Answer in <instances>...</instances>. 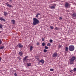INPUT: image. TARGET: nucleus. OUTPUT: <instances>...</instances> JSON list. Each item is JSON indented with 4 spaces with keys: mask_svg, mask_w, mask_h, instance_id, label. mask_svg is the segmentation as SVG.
Listing matches in <instances>:
<instances>
[{
    "mask_svg": "<svg viewBox=\"0 0 76 76\" xmlns=\"http://www.w3.org/2000/svg\"><path fill=\"white\" fill-rule=\"evenodd\" d=\"M39 23V21L37 19L35 18H33V25H37V24H38Z\"/></svg>",
    "mask_w": 76,
    "mask_h": 76,
    "instance_id": "obj_1",
    "label": "nucleus"
},
{
    "mask_svg": "<svg viewBox=\"0 0 76 76\" xmlns=\"http://www.w3.org/2000/svg\"><path fill=\"white\" fill-rule=\"evenodd\" d=\"M76 58L75 56L72 57L70 59H69L70 64H74V61L76 60Z\"/></svg>",
    "mask_w": 76,
    "mask_h": 76,
    "instance_id": "obj_2",
    "label": "nucleus"
},
{
    "mask_svg": "<svg viewBox=\"0 0 76 76\" xmlns=\"http://www.w3.org/2000/svg\"><path fill=\"white\" fill-rule=\"evenodd\" d=\"M68 49L69 51H72L75 50V47L73 45H70L69 46Z\"/></svg>",
    "mask_w": 76,
    "mask_h": 76,
    "instance_id": "obj_3",
    "label": "nucleus"
},
{
    "mask_svg": "<svg viewBox=\"0 0 76 76\" xmlns=\"http://www.w3.org/2000/svg\"><path fill=\"white\" fill-rule=\"evenodd\" d=\"M16 47L18 48H22L23 47V45H22L21 44L19 43L17 45Z\"/></svg>",
    "mask_w": 76,
    "mask_h": 76,
    "instance_id": "obj_4",
    "label": "nucleus"
},
{
    "mask_svg": "<svg viewBox=\"0 0 76 76\" xmlns=\"http://www.w3.org/2000/svg\"><path fill=\"white\" fill-rule=\"evenodd\" d=\"M52 56L53 57H57V56H58V54L57 53L55 52L53 54Z\"/></svg>",
    "mask_w": 76,
    "mask_h": 76,
    "instance_id": "obj_5",
    "label": "nucleus"
},
{
    "mask_svg": "<svg viewBox=\"0 0 76 76\" xmlns=\"http://www.w3.org/2000/svg\"><path fill=\"white\" fill-rule=\"evenodd\" d=\"M52 5H53L51 7H50V9H55V8L56 7V5H55V4H51Z\"/></svg>",
    "mask_w": 76,
    "mask_h": 76,
    "instance_id": "obj_6",
    "label": "nucleus"
},
{
    "mask_svg": "<svg viewBox=\"0 0 76 76\" xmlns=\"http://www.w3.org/2000/svg\"><path fill=\"white\" fill-rule=\"evenodd\" d=\"M39 63H41L42 64H44V60L43 59H42L41 60H40L39 61Z\"/></svg>",
    "mask_w": 76,
    "mask_h": 76,
    "instance_id": "obj_7",
    "label": "nucleus"
},
{
    "mask_svg": "<svg viewBox=\"0 0 76 76\" xmlns=\"http://www.w3.org/2000/svg\"><path fill=\"white\" fill-rule=\"evenodd\" d=\"M69 4L66 3L65 4V7L66 8H67L69 7Z\"/></svg>",
    "mask_w": 76,
    "mask_h": 76,
    "instance_id": "obj_8",
    "label": "nucleus"
},
{
    "mask_svg": "<svg viewBox=\"0 0 76 76\" xmlns=\"http://www.w3.org/2000/svg\"><path fill=\"white\" fill-rule=\"evenodd\" d=\"M0 20L1 21H3V22H5L6 20L3 18V17H0Z\"/></svg>",
    "mask_w": 76,
    "mask_h": 76,
    "instance_id": "obj_9",
    "label": "nucleus"
},
{
    "mask_svg": "<svg viewBox=\"0 0 76 76\" xmlns=\"http://www.w3.org/2000/svg\"><path fill=\"white\" fill-rule=\"evenodd\" d=\"M6 4L7 6H8V7H12V6L11 5H10L9 4L7 3H6Z\"/></svg>",
    "mask_w": 76,
    "mask_h": 76,
    "instance_id": "obj_10",
    "label": "nucleus"
},
{
    "mask_svg": "<svg viewBox=\"0 0 76 76\" xmlns=\"http://www.w3.org/2000/svg\"><path fill=\"white\" fill-rule=\"evenodd\" d=\"M72 17H76V13L75 12H74L72 15Z\"/></svg>",
    "mask_w": 76,
    "mask_h": 76,
    "instance_id": "obj_11",
    "label": "nucleus"
},
{
    "mask_svg": "<svg viewBox=\"0 0 76 76\" xmlns=\"http://www.w3.org/2000/svg\"><path fill=\"white\" fill-rule=\"evenodd\" d=\"M4 16H7V15H8V13H7V12H4Z\"/></svg>",
    "mask_w": 76,
    "mask_h": 76,
    "instance_id": "obj_12",
    "label": "nucleus"
},
{
    "mask_svg": "<svg viewBox=\"0 0 76 76\" xmlns=\"http://www.w3.org/2000/svg\"><path fill=\"white\" fill-rule=\"evenodd\" d=\"M19 54L20 56H22L23 55V53L22 52H20L19 53Z\"/></svg>",
    "mask_w": 76,
    "mask_h": 76,
    "instance_id": "obj_13",
    "label": "nucleus"
},
{
    "mask_svg": "<svg viewBox=\"0 0 76 76\" xmlns=\"http://www.w3.org/2000/svg\"><path fill=\"white\" fill-rule=\"evenodd\" d=\"M28 57V56H25L23 59L24 61H26V58H27Z\"/></svg>",
    "mask_w": 76,
    "mask_h": 76,
    "instance_id": "obj_14",
    "label": "nucleus"
},
{
    "mask_svg": "<svg viewBox=\"0 0 76 76\" xmlns=\"http://www.w3.org/2000/svg\"><path fill=\"white\" fill-rule=\"evenodd\" d=\"M15 20H11V22H12L13 24H15Z\"/></svg>",
    "mask_w": 76,
    "mask_h": 76,
    "instance_id": "obj_15",
    "label": "nucleus"
},
{
    "mask_svg": "<svg viewBox=\"0 0 76 76\" xmlns=\"http://www.w3.org/2000/svg\"><path fill=\"white\" fill-rule=\"evenodd\" d=\"M65 51H68V47H65Z\"/></svg>",
    "mask_w": 76,
    "mask_h": 76,
    "instance_id": "obj_16",
    "label": "nucleus"
},
{
    "mask_svg": "<svg viewBox=\"0 0 76 76\" xmlns=\"http://www.w3.org/2000/svg\"><path fill=\"white\" fill-rule=\"evenodd\" d=\"M42 45L43 47L45 46V42H43L42 44Z\"/></svg>",
    "mask_w": 76,
    "mask_h": 76,
    "instance_id": "obj_17",
    "label": "nucleus"
},
{
    "mask_svg": "<svg viewBox=\"0 0 76 76\" xmlns=\"http://www.w3.org/2000/svg\"><path fill=\"white\" fill-rule=\"evenodd\" d=\"M27 65L28 66H31V63L27 64Z\"/></svg>",
    "mask_w": 76,
    "mask_h": 76,
    "instance_id": "obj_18",
    "label": "nucleus"
},
{
    "mask_svg": "<svg viewBox=\"0 0 76 76\" xmlns=\"http://www.w3.org/2000/svg\"><path fill=\"white\" fill-rule=\"evenodd\" d=\"M38 15H40V14L39 13L37 14V15H36V17L37 18H38Z\"/></svg>",
    "mask_w": 76,
    "mask_h": 76,
    "instance_id": "obj_19",
    "label": "nucleus"
},
{
    "mask_svg": "<svg viewBox=\"0 0 76 76\" xmlns=\"http://www.w3.org/2000/svg\"><path fill=\"white\" fill-rule=\"evenodd\" d=\"M47 46H48V47H50V46H51V43H48L47 44Z\"/></svg>",
    "mask_w": 76,
    "mask_h": 76,
    "instance_id": "obj_20",
    "label": "nucleus"
},
{
    "mask_svg": "<svg viewBox=\"0 0 76 76\" xmlns=\"http://www.w3.org/2000/svg\"><path fill=\"white\" fill-rule=\"evenodd\" d=\"M33 49V47H32V46H31L30 48V51H32V50Z\"/></svg>",
    "mask_w": 76,
    "mask_h": 76,
    "instance_id": "obj_21",
    "label": "nucleus"
},
{
    "mask_svg": "<svg viewBox=\"0 0 76 76\" xmlns=\"http://www.w3.org/2000/svg\"><path fill=\"white\" fill-rule=\"evenodd\" d=\"M4 48V46H2L1 47H0V50L1 49H3Z\"/></svg>",
    "mask_w": 76,
    "mask_h": 76,
    "instance_id": "obj_22",
    "label": "nucleus"
},
{
    "mask_svg": "<svg viewBox=\"0 0 76 76\" xmlns=\"http://www.w3.org/2000/svg\"><path fill=\"white\" fill-rule=\"evenodd\" d=\"M43 51L44 53H47V50L46 49H44Z\"/></svg>",
    "mask_w": 76,
    "mask_h": 76,
    "instance_id": "obj_23",
    "label": "nucleus"
},
{
    "mask_svg": "<svg viewBox=\"0 0 76 76\" xmlns=\"http://www.w3.org/2000/svg\"><path fill=\"white\" fill-rule=\"evenodd\" d=\"M50 28L51 29H54V27L53 26H50Z\"/></svg>",
    "mask_w": 76,
    "mask_h": 76,
    "instance_id": "obj_24",
    "label": "nucleus"
},
{
    "mask_svg": "<svg viewBox=\"0 0 76 76\" xmlns=\"http://www.w3.org/2000/svg\"><path fill=\"white\" fill-rule=\"evenodd\" d=\"M3 28V25L2 24H0V28Z\"/></svg>",
    "mask_w": 76,
    "mask_h": 76,
    "instance_id": "obj_25",
    "label": "nucleus"
},
{
    "mask_svg": "<svg viewBox=\"0 0 76 76\" xmlns=\"http://www.w3.org/2000/svg\"><path fill=\"white\" fill-rule=\"evenodd\" d=\"M45 49H48V47L47 46H45Z\"/></svg>",
    "mask_w": 76,
    "mask_h": 76,
    "instance_id": "obj_26",
    "label": "nucleus"
},
{
    "mask_svg": "<svg viewBox=\"0 0 76 76\" xmlns=\"http://www.w3.org/2000/svg\"><path fill=\"white\" fill-rule=\"evenodd\" d=\"M45 40V38H42V41H44V40Z\"/></svg>",
    "mask_w": 76,
    "mask_h": 76,
    "instance_id": "obj_27",
    "label": "nucleus"
},
{
    "mask_svg": "<svg viewBox=\"0 0 76 76\" xmlns=\"http://www.w3.org/2000/svg\"><path fill=\"white\" fill-rule=\"evenodd\" d=\"M50 71H51V72H53V71H54V69H50Z\"/></svg>",
    "mask_w": 76,
    "mask_h": 76,
    "instance_id": "obj_28",
    "label": "nucleus"
},
{
    "mask_svg": "<svg viewBox=\"0 0 76 76\" xmlns=\"http://www.w3.org/2000/svg\"><path fill=\"white\" fill-rule=\"evenodd\" d=\"M50 43H51L52 42H53V40L51 39L50 40Z\"/></svg>",
    "mask_w": 76,
    "mask_h": 76,
    "instance_id": "obj_29",
    "label": "nucleus"
},
{
    "mask_svg": "<svg viewBox=\"0 0 76 76\" xmlns=\"http://www.w3.org/2000/svg\"><path fill=\"white\" fill-rule=\"evenodd\" d=\"M70 72H71V73H73V70H70Z\"/></svg>",
    "mask_w": 76,
    "mask_h": 76,
    "instance_id": "obj_30",
    "label": "nucleus"
},
{
    "mask_svg": "<svg viewBox=\"0 0 76 76\" xmlns=\"http://www.w3.org/2000/svg\"><path fill=\"white\" fill-rule=\"evenodd\" d=\"M73 71H74V72H75V71H76V68H75L74 69Z\"/></svg>",
    "mask_w": 76,
    "mask_h": 76,
    "instance_id": "obj_31",
    "label": "nucleus"
},
{
    "mask_svg": "<svg viewBox=\"0 0 76 76\" xmlns=\"http://www.w3.org/2000/svg\"><path fill=\"white\" fill-rule=\"evenodd\" d=\"M55 29H56V30H58V28H57V27H55Z\"/></svg>",
    "mask_w": 76,
    "mask_h": 76,
    "instance_id": "obj_32",
    "label": "nucleus"
},
{
    "mask_svg": "<svg viewBox=\"0 0 76 76\" xmlns=\"http://www.w3.org/2000/svg\"><path fill=\"white\" fill-rule=\"evenodd\" d=\"M37 45H39V42H37Z\"/></svg>",
    "mask_w": 76,
    "mask_h": 76,
    "instance_id": "obj_33",
    "label": "nucleus"
},
{
    "mask_svg": "<svg viewBox=\"0 0 76 76\" xmlns=\"http://www.w3.org/2000/svg\"><path fill=\"white\" fill-rule=\"evenodd\" d=\"M14 75L15 76H18V75H17V74L16 73L14 74Z\"/></svg>",
    "mask_w": 76,
    "mask_h": 76,
    "instance_id": "obj_34",
    "label": "nucleus"
},
{
    "mask_svg": "<svg viewBox=\"0 0 76 76\" xmlns=\"http://www.w3.org/2000/svg\"><path fill=\"white\" fill-rule=\"evenodd\" d=\"M59 19L60 20H61L63 19V18L61 17H60L59 18Z\"/></svg>",
    "mask_w": 76,
    "mask_h": 76,
    "instance_id": "obj_35",
    "label": "nucleus"
},
{
    "mask_svg": "<svg viewBox=\"0 0 76 76\" xmlns=\"http://www.w3.org/2000/svg\"><path fill=\"white\" fill-rule=\"evenodd\" d=\"M2 43V41H1V40H0V45Z\"/></svg>",
    "mask_w": 76,
    "mask_h": 76,
    "instance_id": "obj_36",
    "label": "nucleus"
},
{
    "mask_svg": "<svg viewBox=\"0 0 76 76\" xmlns=\"http://www.w3.org/2000/svg\"><path fill=\"white\" fill-rule=\"evenodd\" d=\"M1 61V58L0 57V62Z\"/></svg>",
    "mask_w": 76,
    "mask_h": 76,
    "instance_id": "obj_37",
    "label": "nucleus"
},
{
    "mask_svg": "<svg viewBox=\"0 0 76 76\" xmlns=\"http://www.w3.org/2000/svg\"><path fill=\"white\" fill-rule=\"evenodd\" d=\"M18 59H19V60H21V58H18Z\"/></svg>",
    "mask_w": 76,
    "mask_h": 76,
    "instance_id": "obj_38",
    "label": "nucleus"
},
{
    "mask_svg": "<svg viewBox=\"0 0 76 76\" xmlns=\"http://www.w3.org/2000/svg\"><path fill=\"white\" fill-rule=\"evenodd\" d=\"M61 47V45H60L59 46V48H60V47Z\"/></svg>",
    "mask_w": 76,
    "mask_h": 76,
    "instance_id": "obj_39",
    "label": "nucleus"
},
{
    "mask_svg": "<svg viewBox=\"0 0 76 76\" xmlns=\"http://www.w3.org/2000/svg\"><path fill=\"white\" fill-rule=\"evenodd\" d=\"M1 33V31H0V33Z\"/></svg>",
    "mask_w": 76,
    "mask_h": 76,
    "instance_id": "obj_40",
    "label": "nucleus"
},
{
    "mask_svg": "<svg viewBox=\"0 0 76 76\" xmlns=\"http://www.w3.org/2000/svg\"><path fill=\"white\" fill-rule=\"evenodd\" d=\"M74 19H75V18H74Z\"/></svg>",
    "mask_w": 76,
    "mask_h": 76,
    "instance_id": "obj_41",
    "label": "nucleus"
},
{
    "mask_svg": "<svg viewBox=\"0 0 76 76\" xmlns=\"http://www.w3.org/2000/svg\"><path fill=\"white\" fill-rule=\"evenodd\" d=\"M27 60H28V59Z\"/></svg>",
    "mask_w": 76,
    "mask_h": 76,
    "instance_id": "obj_42",
    "label": "nucleus"
}]
</instances>
